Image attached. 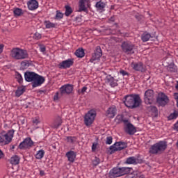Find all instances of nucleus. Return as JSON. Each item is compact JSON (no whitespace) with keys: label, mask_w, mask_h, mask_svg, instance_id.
Masks as SVG:
<instances>
[{"label":"nucleus","mask_w":178,"mask_h":178,"mask_svg":"<svg viewBox=\"0 0 178 178\" xmlns=\"http://www.w3.org/2000/svg\"><path fill=\"white\" fill-rule=\"evenodd\" d=\"M95 6L97 10H102L106 8V3L102 1H99L96 3Z\"/></svg>","instance_id":"nucleus-33"},{"label":"nucleus","mask_w":178,"mask_h":178,"mask_svg":"<svg viewBox=\"0 0 178 178\" xmlns=\"http://www.w3.org/2000/svg\"><path fill=\"white\" fill-rule=\"evenodd\" d=\"M152 38V34L145 31L141 35V40L143 42H147L149 41V40Z\"/></svg>","instance_id":"nucleus-24"},{"label":"nucleus","mask_w":178,"mask_h":178,"mask_svg":"<svg viewBox=\"0 0 178 178\" xmlns=\"http://www.w3.org/2000/svg\"><path fill=\"white\" fill-rule=\"evenodd\" d=\"M127 148V143L125 142L120 141L116 142L111 146H110L111 154H113L118 151H122Z\"/></svg>","instance_id":"nucleus-8"},{"label":"nucleus","mask_w":178,"mask_h":178,"mask_svg":"<svg viewBox=\"0 0 178 178\" xmlns=\"http://www.w3.org/2000/svg\"><path fill=\"white\" fill-rule=\"evenodd\" d=\"M134 169L129 167H114L109 172L110 178H118L126 175L132 174Z\"/></svg>","instance_id":"nucleus-2"},{"label":"nucleus","mask_w":178,"mask_h":178,"mask_svg":"<svg viewBox=\"0 0 178 178\" xmlns=\"http://www.w3.org/2000/svg\"><path fill=\"white\" fill-rule=\"evenodd\" d=\"M74 55L77 57V58H82L85 56V51L83 49H78L76 50Z\"/></svg>","instance_id":"nucleus-29"},{"label":"nucleus","mask_w":178,"mask_h":178,"mask_svg":"<svg viewBox=\"0 0 178 178\" xmlns=\"http://www.w3.org/2000/svg\"><path fill=\"white\" fill-rule=\"evenodd\" d=\"M34 145V142L32 140V139L29 137L26 138L22 143L19 145V148L20 149H29L32 147Z\"/></svg>","instance_id":"nucleus-12"},{"label":"nucleus","mask_w":178,"mask_h":178,"mask_svg":"<svg viewBox=\"0 0 178 178\" xmlns=\"http://www.w3.org/2000/svg\"><path fill=\"white\" fill-rule=\"evenodd\" d=\"M65 156L70 163H74L76 158V153L74 151L70 150L65 154Z\"/></svg>","instance_id":"nucleus-22"},{"label":"nucleus","mask_w":178,"mask_h":178,"mask_svg":"<svg viewBox=\"0 0 178 178\" xmlns=\"http://www.w3.org/2000/svg\"><path fill=\"white\" fill-rule=\"evenodd\" d=\"M65 15L66 17H70L73 13V9L70 6H65Z\"/></svg>","instance_id":"nucleus-32"},{"label":"nucleus","mask_w":178,"mask_h":178,"mask_svg":"<svg viewBox=\"0 0 178 178\" xmlns=\"http://www.w3.org/2000/svg\"><path fill=\"white\" fill-rule=\"evenodd\" d=\"M33 38L35 40H40L42 38V35L40 33L36 32L34 33Z\"/></svg>","instance_id":"nucleus-46"},{"label":"nucleus","mask_w":178,"mask_h":178,"mask_svg":"<svg viewBox=\"0 0 178 178\" xmlns=\"http://www.w3.org/2000/svg\"><path fill=\"white\" fill-rule=\"evenodd\" d=\"M58 99V92H56V94L54 95V100Z\"/></svg>","instance_id":"nucleus-55"},{"label":"nucleus","mask_w":178,"mask_h":178,"mask_svg":"<svg viewBox=\"0 0 178 178\" xmlns=\"http://www.w3.org/2000/svg\"><path fill=\"white\" fill-rule=\"evenodd\" d=\"M32 122L34 126H38L40 123V120L38 118H35L33 119Z\"/></svg>","instance_id":"nucleus-44"},{"label":"nucleus","mask_w":178,"mask_h":178,"mask_svg":"<svg viewBox=\"0 0 178 178\" xmlns=\"http://www.w3.org/2000/svg\"><path fill=\"white\" fill-rule=\"evenodd\" d=\"M88 90V88L86 86H83L81 89V93L84 94Z\"/></svg>","instance_id":"nucleus-50"},{"label":"nucleus","mask_w":178,"mask_h":178,"mask_svg":"<svg viewBox=\"0 0 178 178\" xmlns=\"http://www.w3.org/2000/svg\"><path fill=\"white\" fill-rule=\"evenodd\" d=\"M21 158L18 155H13L9 159V162L12 165H17L19 164Z\"/></svg>","instance_id":"nucleus-23"},{"label":"nucleus","mask_w":178,"mask_h":178,"mask_svg":"<svg viewBox=\"0 0 178 178\" xmlns=\"http://www.w3.org/2000/svg\"><path fill=\"white\" fill-rule=\"evenodd\" d=\"M65 140L70 144H74L77 141L76 136H66Z\"/></svg>","instance_id":"nucleus-34"},{"label":"nucleus","mask_w":178,"mask_h":178,"mask_svg":"<svg viewBox=\"0 0 178 178\" xmlns=\"http://www.w3.org/2000/svg\"><path fill=\"white\" fill-rule=\"evenodd\" d=\"M175 89L178 90V81H177Z\"/></svg>","instance_id":"nucleus-57"},{"label":"nucleus","mask_w":178,"mask_h":178,"mask_svg":"<svg viewBox=\"0 0 178 178\" xmlns=\"http://www.w3.org/2000/svg\"><path fill=\"white\" fill-rule=\"evenodd\" d=\"M63 16H64L63 13H62L60 10H57L55 16V19L60 20L63 18Z\"/></svg>","instance_id":"nucleus-39"},{"label":"nucleus","mask_w":178,"mask_h":178,"mask_svg":"<svg viewBox=\"0 0 178 178\" xmlns=\"http://www.w3.org/2000/svg\"><path fill=\"white\" fill-rule=\"evenodd\" d=\"M156 102L161 106H165L169 103L170 99L165 93L159 92L156 98Z\"/></svg>","instance_id":"nucleus-9"},{"label":"nucleus","mask_w":178,"mask_h":178,"mask_svg":"<svg viewBox=\"0 0 178 178\" xmlns=\"http://www.w3.org/2000/svg\"><path fill=\"white\" fill-rule=\"evenodd\" d=\"M63 124L61 118L58 117L56 120L53 124V127L54 129H58Z\"/></svg>","instance_id":"nucleus-30"},{"label":"nucleus","mask_w":178,"mask_h":178,"mask_svg":"<svg viewBox=\"0 0 178 178\" xmlns=\"http://www.w3.org/2000/svg\"><path fill=\"white\" fill-rule=\"evenodd\" d=\"M112 143H113V137L112 136L106 137V144L111 145Z\"/></svg>","instance_id":"nucleus-45"},{"label":"nucleus","mask_w":178,"mask_h":178,"mask_svg":"<svg viewBox=\"0 0 178 178\" xmlns=\"http://www.w3.org/2000/svg\"><path fill=\"white\" fill-rule=\"evenodd\" d=\"M100 163V159L95 157V159L92 161V164L95 166H97Z\"/></svg>","instance_id":"nucleus-42"},{"label":"nucleus","mask_w":178,"mask_h":178,"mask_svg":"<svg viewBox=\"0 0 178 178\" xmlns=\"http://www.w3.org/2000/svg\"><path fill=\"white\" fill-rule=\"evenodd\" d=\"M27 8L30 11L36 10L39 8V3L37 0H29L27 1Z\"/></svg>","instance_id":"nucleus-18"},{"label":"nucleus","mask_w":178,"mask_h":178,"mask_svg":"<svg viewBox=\"0 0 178 178\" xmlns=\"http://www.w3.org/2000/svg\"><path fill=\"white\" fill-rule=\"evenodd\" d=\"M109 21H110V22H115V17H111L109 19Z\"/></svg>","instance_id":"nucleus-56"},{"label":"nucleus","mask_w":178,"mask_h":178,"mask_svg":"<svg viewBox=\"0 0 178 178\" xmlns=\"http://www.w3.org/2000/svg\"><path fill=\"white\" fill-rule=\"evenodd\" d=\"M31 65V63L29 60H24L21 63V67L23 70L28 69Z\"/></svg>","instance_id":"nucleus-36"},{"label":"nucleus","mask_w":178,"mask_h":178,"mask_svg":"<svg viewBox=\"0 0 178 178\" xmlns=\"http://www.w3.org/2000/svg\"><path fill=\"white\" fill-rule=\"evenodd\" d=\"M177 117H178V111H175L174 113H171L169 115L168 119L169 120H176Z\"/></svg>","instance_id":"nucleus-38"},{"label":"nucleus","mask_w":178,"mask_h":178,"mask_svg":"<svg viewBox=\"0 0 178 178\" xmlns=\"http://www.w3.org/2000/svg\"><path fill=\"white\" fill-rule=\"evenodd\" d=\"M73 90L74 86L71 84H65L60 88L61 95H70L72 92Z\"/></svg>","instance_id":"nucleus-15"},{"label":"nucleus","mask_w":178,"mask_h":178,"mask_svg":"<svg viewBox=\"0 0 178 178\" xmlns=\"http://www.w3.org/2000/svg\"><path fill=\"white\" fill-rule=\"evenodd\" d=\"M16 79L17 80L19 83H22L23 82V77L20 74H17L16 75Z\"/></svg>","instance_id":"nucleus-43"},{"label":"nucleus","mask_w":178,"mask_h":178,"mask_svg":"<svg viewBox=\"0 0 178 178\" xmlns=\"http://www.w3.org/2000/svg\"><path fill=\"white\" fill-rule=\"evenodd\" d=\"M4 45L2 44H0V54H2L3 51Z\"/></svg>","instance_id":"nucleus-51"},{"label":"nucleus","mask_w":178,"mask_h":178,"mask_svg":"<svg viewBox=\"0 0 178 178\" xmlns=\"http://www.w3.org/2000/svg\"><path fill=\"white\" fill-rule=\"evenodd\" d=\"M168 148V143L165 141H159L152 145L149 148V153L152 154H161Z\"/></svg>","instance_id":"nucleus-4"},{"label":"nucleus","mask_w":178,"mask_h":178,"mask_svg":"<svg viewBox=\"0 0 178 178\" xmlns=\"http://www.w3.org/2000/svg\"><path fill=\"white\" fill-rule=\"evenodd\" d=\"M138 159L135 156H130L127 158L126 163L129 165H137Z\"/></svg>","instance_id":"nucleus-25"},{"label":"nucleus","mask_w":178,"mask_h":178,"mask_svg":"<svg viewBox=\"0 0 178 178\" xmlns=\"http://www.w3.org/2000/svg\"><path fill=\"white\" fill-rule=\"evenodd\" d=\"M177 147L178 148V140H177Z\"/></svg>","instance_id":"nucleus-60"},{"label":"nucleus","mask_w":178,"mask_h":178,"mask_svg":"<svg viewBox=\"0 0 178 178\" xmlns=\"http://www.w3.org/2000/svg\"><path fill=\"white\" fill-rule=\"evenodd\" d=\"M124 131L129 135H134L137 132L136 128L131 123L127 124Z\"/></svg>","instance_id":"nucleus-19"},{"label":"nucleus","mask_w":178,"mask_h":178,"mask_svg":"<svg viewBox=\"0 0 178 178\" xmlns=\"http://www.w3.org/2000/svg\"><path fill=\"white\" fill-rule=\"evenodd\" d=\"M44 82H45L44 77L37 74L36 76H35L33 82L31 83L32 88H35L40 87Z\"/></svg>","instance_id":"nucleus-13"},{"label":"nucleus","mask_w":178,"mask_h":178,"mask_svg":"<svg viewBox=\"0 0 178 178\" xmlns=\"http://www.w3.org/2000/svg\"><path fill=\"white\" fill-rule=\"evenodd\" d=\"M15 130L11 129L6 132L3 131L0 132V143L3 145H8L12 142L14 137Z\"/></svg>","instance_id":"nucleus-5"},{"label":"nucleus","mask_w":178,"mask_h":178,"mask_svg":"<svg viewBox=\"0 0 178 178\" xmlns=\"http://www.w3.org/2000/svg\"><path fill=\"white\" fill-rule=\"evenodd\" d=\"M97 147V143H93L92 145V152H95Z\"/></svg>","instance_id":"nucleus-48"},{"label":"nucleus","mask_w":178,"mask_h":178,"mask_svg":"<svg viewBox=\"0 0 178 178\" xmlns=\"http://www.w3.org/2000/svg\"><path fill=\"white\" fill-rule=\"evenodd\" d=\"M3 157H4V154L1 151V149H0V159H2Z\"/></svg>","instance_id":"nucleus-52"},{"label":"nucleus","mask_w":178,"mask_h":178,"mask_svg":"<svg viewBox=\"0 0 178 178\" xmlns=\"http://www.w3.org/2000/svg\"><path fill=\"white\" fill-rule=\"evenodd\" d=\"M40 175L42 176V177L44 176L45 175L44 171V170H40Z\"/></svg>","instance_id":"nucleus-54"},{"label":"nucleus","mask_w":178,"mask_h":178,"mask_svg":"<svg viewBox=\"0 0 178 178\" xmlns=\"http://www.w3.org/2000/svg\"><path fill=\"white\" fill-rule=\"evenodd\" d=\"M139 178H145V175H141L139 177Z\"/></svg>","instance_id":"nucleus-58"},{"label":"nucleus","mask_w":178,"mask_h":178,"mask_svg":"<svg viewBox=\"0 0 178 178\" xmlns=\"http://www.w3.org/2000/svg\"><path fill=\"white\" fill-rule=\"evenodd\" d=\"M38 129H39V127H35L34 128H33V130H36Z\"/></svg>","instance_id":"nucleus-59"},{"label":"nucleus","mask_w":178,"mask_h":178,"mask_svg":"<svg viewBox=\"0 0 178 178\" xmlns=\"http://www.w3.org/2000/svg\"><path fill=\"white\" fill-rule=\"evenodd\" d=\"M10 57L16 60L28 59L29 57L27 50L19 47L13 48L10 51Z\"/></svg>","instance_id":"nucleus-3"},{"label":"nucleus","mask_w":178,"mask_h":178,"mask_svg":"<svg viewBox=\"0 0 178 178\" xmlns=\"http://www.w3.org/2000/svg\"><path fill=\"white\" fill-rule=\"evenodd\" d=\"M44 24L47 29H54L56 26V24L51 22L50 21H44Z\"/></svg>","instance_id":"nucleus-31"},{"label":"nucleus","mask_w":178,"mask_h":178,"mask_svg":"<svg viewBox=\"0 0 178 178\" xmlns=\"http://www.w3.org/2000/svg\"><path fill=\"white\" fill-rule=\"evenodd\" d=\"M117 111L118 110L116 106H111L107 109L106 112V116L108 117V118L113 119L117 115Z\"/></svg>","instance_id":"nucleus-17"},{"label":"nucleus","mask_w":178,"mask_h":178,"mask_svg":"<svg viewBox=\"0 0 178 178\" xmlns=\"http://www.w3.org/2000/svg\"><path fill=\"white\" fill-rule=\"evenodd\" d=\"M1 17V15H0V17Z\"/></svg>","instance_id":"nucleus-62"},{"label":"nucleus","mask_w":178,"mask_h":178,"mask_svg":"<svg viewBox=\"0 0 178 178\" xmlns=\"http://www.w3.org/2000/svg\"><path fill=\"white\" fill-rule=\"evenodd\" d=\"M131 67L136 72H139L141 73H144L146 72V67L142 62H132L131 63Z\"/></svg>","instance_id":"nucleus-10"},{"label":"nucleus","mask_w":178,"mask_h":178,"mask_svg":"<svg viewBox=\"0 0 178 178\" xmlns=\"http://www.w3.org/2000/svg\"><path fill=\"white\" fill-rule=\"evenodd\" d=\"M13 14L15 16L19 17L24 14L23 10L19 8H15L13 10Z\"/></svg>","instance_id":"nucleus-35"},{"label":"nucleus","mask_w":178,"mask_h":178,"mask_svg":"<svg viewBox=\"0 0 178 178\" xmlns=\"http://www.w3.org/2000/svg\"><path fill=\"white\" fill-rule=\"evenodd\" d=\"M147 110L148 112L152 113L154 116L158 115L159 110L155 106H149L147 107Z\"/></svg>","instance_id":"nucleus-27"},{"label":"nucleus","mask_w":178,"mask_h":178,"mask_svg":"<svg viewBox=\"0 0 178 178\" xmlns=\"http://www.w3.org/2000/svg\"><path fill=\"white\" fill-rule=\"evenodd\" d=\"M169 71L173 73L177 72V67L176 65H172L169 67Z\"/></svg>","instance_id":"nucleus-41"},{"label":"nucleus","mask_w":178,"mask_h":178,"mask_svg":"<svg viewBox=\"0 0 178 178\" xmlns=\"http://www.w3.org/2000/svg\"><path fill=\"white\" fill-rule=\"evenodd\" d=\"M174 130L178 132V120H177V122L174 124Z\"/></svg>","instance_id":"nucleus-49"},{"label":"nucleus","mask_w":178,"mask_h":178,"mask_svg":"<svg viewBox=\"0 0 178 178\" xmlns=\"http://www.w3.org/2000/svg\"><path fill=\"white\" fill-rule=\"evenodd\" d=\"M120 74L122 76H129V73L127 72V71L124 70H120Z\"/></svg>","instance_id":"nucleus-47"},{"label":"nucleus","mask_w":178,"mask_h":178,"mask_svg":"<svg viewBox=\"0 0 178 178\" xmlns=\"http://www.w3.org/2000/svg\"><path fill=\"white\" fill-rule=\"evenodd\" d=\"M124 124L127 126L128 124H131L129 120H123Z\"/></svg>","instance_id":"nucleus-53"},{"label":"nucleus","mask_w":178,"mask_h":178,"mask_svg":"<svg viewBox=\"0 0 178 178\" xmlns=\"http://www.w3.org/2000/svg\"><path fill=\"white\" fill-rule=\"evenodd\" d=\"M154 92L153 90L149 89L145 92V103L147 105H151L154 101Z\"/></svg>","instance_id":"nucleus-11"},{"label":"nucleus","mask_w":178,"mask_h":178,"mask_svg":"<svg viewBox=\"0 0 178 178\" xmlns=\"http://www.w3.org/2000/svg\"><path fill=\"white\" fill-rule=\"evenodd\" d=\"M102 56V50L100 47H97L92 54V58L90 60L91 63H94L95 60H98Z\"/></svg>","instance_id":"nucleus-16"},{"label":"nucleus","mask_w":178,"mask_h":178,"mask_svg":"<svg viewBox=\"0 0 178 178\" xmlns=\"http://www.w3.org/2000/svg\"><path fill=\"white\" fill-rule=\"evenodd\" d=\"M26 92L24 86H19L15 91V96L17 97H21Z\"/></svg>","instance_id":"nucleus-26"},{"label":"nucleus","mask_w":178,"mask_h":178,"mask_svg":"<svg viewBox=\"0 0 178 178\" xmlns=\"http://www.w3.org/2000/svg\"><path fill=\"white\" fill-rule=\"evenodd\" d=\"M45 155V151L44 149H40L37 151L36 154H35V157L38 160H41L44 158Z\"/></svg>","instance_id":"nucleus-28"},{"label":"nucleus","mask_w":178,"mask_h":178,"mask_svg":"<svg viewBox=\"0 0 178 178\" xmlns=\"http://www.w3.org/2000/svg\"><path fill=\"white\" fill-rule=\"evenodd\" d=\"M37 74L33 72H26L24 73V79L26 82H33Z\"/></svg>","instance_id":"nucleus-20"},{"label":"nucleus","mask_w":178,"mask_h":178,"mask_svg":"<svg viewBox=\"0 0 178 178\" xmlns=\"http://www.w3.org/2000/svg\"><path fill=\"white\" fill-rule=\"evenodd\" d=\"M106 80L107 83H109V86L111 88H115V87H117L118 86V80L115 79L111 75L106 76Z\"/></svg>","instance_id":"nucleus-21"},{"label":"nucleus","mask_w":178,"mask_h":178,"mask_svg":"<svg viewBox=\"0 0 178 178\" xmlns=\"http://www.w3.org/2000/svg\"><path fill=\"white\" fill-rule=\"evenodd\" d=\"M142 99L139 95L132 94L124 97V104L127 108L131 109L138 108L140 106Z\"/></svg>","instance_id":"nucleus-1"},{"label":"nucleus","mask_w":178,"mask_h":178,"mask_svg":"<svg viewBox=\"0 0 178 178\" xmlns=\"http://www.w3.org/2000/svg\"><path fill=\"white\" fill-rule=\"evenodd\" d=\"M97 117V111L95 109H91L85 114L83 118L84 124L87 127H90L94 123Z\"/></svg>","instance_id":"nucleus-6"},{"label":"nucleus","mask_w":178,"mask_h":178,"mask_svg":"<svg viewBox=\"0 0 178 178\" xmlns=\"http://www.w3.org/2000/svg\"><path fill=\"white\" fill-rule=\"evenodd\" d=\"M121 47L122 51L127 55H133L137 51L136 46L129 41L123 42Z\"/></svg>","instance_id":"nucleus-7"},{"label":"nucleus","mask_w":178,"mask_h":178,"mask_svg":"<svg viewBox=\"0 0 178 178\" xmlns=\"http://www.w3.org/2000/svg\"><path fill=\"white\" fill-rule=\"evenodd\" d=\"M39 47V49H40V51L43 54V55H45L46 54V51H47V48H46V46L43 44H40L38 45Z\"/></svg>","instance_id":"nucleus-40"},{"label":"nucleus","mask_w":178,"mask_h":178,"mask_svg":"<svg viewBox=\"0 0 178 178\" xmlns=\"http://www.w3.org/2000/svg\"><path fill=\"white\" fill-rule=\"evenodd\" d=\"M74 65V60L72 59H67L65 60L62 61L59 63V69L61 70H66L70 68Z\"/></svg>","instance_id":"nucleus-14"},{"label":"nucleus","mask_w":178,"mask_h":178,"mask_svg":"<svg viewBox=\"0 0 178 178\" xmlns=\"http://www.w3.org/2000/svg\"><path fill=\"white\" fill-rule=\"evenodd\" d=\"M15 148V147H13V149H14Z\"/></svg>","instance_id":"nucleus-61"},{"label":"nucleus","mask_w":178,"mask_h":178,"mask_svg":"<svg viewBox=\"0 0 178 178\" xmlns=\"http://www.w3.org/2000/svg\"><path fill=\"white\" fill-rule=\"evenodd\" d=\"M0 92H1V88H0Z\"/></svg>","instance_id":"nucleus-63"},{"label":"nucleus","mask_w":178,"mask_h":178,"mask_svg":"<svg viewBox=\"0 0 178 178\" xmlns=\"http://www.w3.org/2000/svg\"><path fill=\"white\" fill-rule=\"evenodd\" d=\"M86 10H87V8L85 5V2L83 1H81L79 3V11L86 12Z\"/></svg>","instance_id":"nucleus-37"}]
</instances>
